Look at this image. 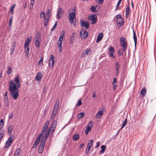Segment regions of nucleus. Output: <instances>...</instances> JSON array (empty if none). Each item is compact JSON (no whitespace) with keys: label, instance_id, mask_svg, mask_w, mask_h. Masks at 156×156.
<instances>
[{"label":"nucleus","instance_id":"1","mask_svg":"<svg viewBox=\"0 0 156 156\" xmlns=\"http://www.w3.org/2000/svg\"><path fill=\"white\" fill-rule=\"evenodd\" d=\"M14 81L15 83L12 80L9 82V90L13 99L14 100H16L19 95V88L21 85L19 75H18L15 78Z\"/></svg>","mask_w":156,"mask_h":156},{"label":"nucleus","instance_id":"2","mask_svg":"<svg viewBox=\"0 0 156 156\" xmlns=\"http://www.w3.org/2000/svg\"><path fill=\"white\" fill-rule=\"evenodd\" d=\"M72 10V12H69L68 16V20L70 24H72L74 22V19H76V9L75 7H74L73 9H71Z\"/></svg>","mask_w":156,"mask_h":156},{"label":"nucleus","instance_id":"3","mask_svg":"<svg viewBox=\"0 0 156 156\" xmlns=\"http://www.w3.org/2000/svg\"><path fill=\"white\" fill-rule=\"evenodd\" d=\"M30 38H27L24 44L25 51L27 55H28L29 51V44L31 41V36Z\"/></svg>","mask_w":156,"mask_h":156},{"label":"nucleus","instance_id":"4","mask_svg":"<svg viewBox=\"0 0 156 156\" xmlns=\"http://www.w3.org/2000/svg\"><path fill=\"white\" fill-rule=\"evenodd\" d=\"M120 44L123 48V50L125 51L127 50V43L126 42V39L125 37H122L120 38Z\"/></svg>","mask_w":156,"mask_h":156},{"label":"nucleus","instance_id":"5","mask_svg":"<svg viewBox=\"0 0 156 156\" xmlns=\"http://www.w3.org/2000/svg\"><path fill=\"white\" fill-rule=\"evenodd\" d=\"M41 36L39 33H37L35 35V45L37 48H40L41 41Z\"/></svg>","mask_w":156,"mask_h":156},{"label":"nucleus","instance_id":"6","mask_svg":"<svg viewBox=\"0 0 156 156\" xmlns=\"http://www.w3.org/2000/svg\"><path fill=\"white\" fill-rule=\"evenodd\" d=\"M80 34L81 38L83 39H85L88 36V33L84 28L82 29L80 32Z\"/></svg>","mask_w":156,"mask_h":156},{"label":"nucleus","instance_id":"7","mask_svg":"<svg viewBox=\"0 0 156 156\" xmlns=\"http://www.w3.org/2000/svg\"><path fill=\"white\" fill-rule=\"evenodd\" d=\"M108 50L109 51V56L112 58H114L115 57L113 53L115 52V49L113 47L110 46L109 47Z\"/></svg>","mask_w":156,"mask_h":156},{"label":"nucleus","instance_id":"8","mask_svg":"<svg viewBox=\"0 0 156 156\" xmlns=\"http://www.w3.org/2000/svg\"><path fill=\"white\" fill-rule=\"evenodd\" d=\"M93 123L91 121L87 124V126L85 130V133L86 135H87L89 131H90L93 126Z\"/></svg>","mask_w":156,"mask_h":156},{"label":"nucleus","instance_id":"9","mask_svg":"<svg viewBox=\"0 0 156 156\" xmlns=\"http://www.w3.org/2000/svg\"><path fill=\"white\" fill-rule=\"evenodd\" d=\"M80 23L81 26L82 27H85L86 29L89 28V23L88 22L84 21V20L82 19L81 20Z\"/></svg>","mask_w":156,"mask_h":156},{"label":"nucleus","instance_id":"10","mask_svg":"<svg viewBox=\"0 0 156 156\" xmlns=\"http://www.w3.org/2000/svg\"><path fill=\"white\" fill-rule=\"evenodd\" d=\"M50 14L46 13L45 14V19H44V25L45 27H47L49 19L50 17Z\"/></svg>","mask_w":156,"mask_h":156},{"label":"nucleus","instance_id":"11","mask_svg":"<svg viewBox=\"0 0 156 156\" xmlns=\"http://www.w3.org/2000/svg\"><path fill=\"white\" fill-rule=\"evenodd\" d=\"M45 142L43 140L42 141L38 150V152L39 153L41 154L43 152Z\"/></svg>","mask_w":156,"mask_h":156},{"label":"nucleus","instance_id":"12","mask_svg":"<svg viewBox=\"0 0 156 156\" xmlns=\"http://www.w3.org/2000/svg\"><path fill=\"white\" fill-rule=\"evenodd\" d=\"M49 123L50 121L49 120L46 121L41 132L42 133L44 134L48 129Z\"/></svg>","mask_w":156,"mask_h":156},{"label":"nucleus","instance_id":"13","mask_svg":"<svg viewBox=\"0 0 156 156\" xmlns=\"http://www.w3.org/2000/svg\"><path fill=\"white\" fill-rule=\"evenodd\" d=\"M115 69L116 70V75L118 76L119 73V69L120 67V65L118 62H116L115 63Z\"/></svg>","mask_w":156,"mask_h":156},{"label":"nucleus","instance_id":"14","mask_svg":"<svg viewBox=\"0 0 156 156\" xmlns=\"http://www.w3.org/2000/svg\"><path fill=\"white\" fill-rule=\"evenodd\" d=\"M90 51V49L89 48H87L85 49L81 54V57H84L85 55H88Z\"/></svg>","mask_w":156,"mask_h":156},{"label":"nucleus","instance_id":"15","mask_svg":"<svg viewBox=\"0 0 156 156\" xmlns=\"http://www.w3.org/2000/svg\"><path fill=\"white\" fill-rule=\"evenodd\" d=\"M54 57L53 55H51V58L49 59V65L50 66H51V67H52L54 64L55 61L54 60Z\"/></svg>","mask_w":156,"mask_h":156},{"label":"nucleus","instance_id":"16","mask_svg":"<svg viewBox=\"0 0 156 156\" xmlns=\"http://www.w3.org/2000/svg\"><path fill=\"white\" fill-rule=\"evenodd\" d=\"M62 12L63 11L62 8L60 7L58 8V10L57 13L56 14V17L58 19H59L61 17V14H62Z\"/></svg>","mask_w":156,"mask_h":156},{"label":"nucleus","instance_id":"17","mask_svg":"<svg viewBox=\"0 0 156 156\" xmlns=\"http://www.w3.org/2000/svg\"><path fill=\"white\" fill-rule=\"evenodd\" d=\"M8 130V133L9 135H10L14 129V126L12 125L8 126L7 128Z\"/></svg>","mask_w":156,"mask_h":156},{"label":"nucleus","instance_id":"18","mask_svg":"<svg viewBox=\"0 0 156 156\" xmlns=\"http://www.w3.org/2000/svg\"><path fill=\"white\" fill-rule=\"evenodd\" d=\"M102 110L100 111H98L96 115V119H100L101 116L103 114L104 111H103Z\"/></svg>","mask_w":156,"mask_h":156},{"label":"nucleus","instance_id":"19","mask_svg":"<svg viewBox=\"0 0 156 156\" xmlns=\"http://www.w3.org/2000/svg\"><path fill=\"white\" fill-rule=\"evenodd\" d=\"M90 20L92 21L91 24H95L97 20V17L95 15H93L91 16Z\"/></svg>","mask_w":156,"mask_h":156},{"label":"nucleus","instance_id":"20","mask_svg":"<svg viewBox=\"0 0 156 156\" xmlns=\"http://www.w3.org/2000/svg\"><path fill=\"white\" fill-rule=\"evenodd\" d=\"M103 36V34L102 33H100L98 36L96 40L97 43L99 42L102 39Z\"/></svg>","mask_w":156,"mask_h":156},{"label":"nucleus","instance_id":"21","mask_svg":"<svg viewBox=\"0 0 156 156\" xmlns=\"http://www.w3.org/2000/svg\"><path fill=\"white\" fill-rule=\"evenodd\" d=\"M42 76V74L41 73L39 72L36 74V79L38 81L41 80Z\"/></svg>","mask_w":156,"mask_h":156},{"label":"nucleus","instance_id":"22","mask_svg":"<svg viewBox=\"0 0 156 156\" xmlns=\"http://www.w3.org/2000/svg\"><path fill=\"white\" fill-rule=\"evenodd\" d=\"M59 104V100L57 99L56 100L55 103L54 105L53 109L58 110Z\"/></svg>","mask_w":156,"mask_h":156},{"label":"nucleus","instance_id":"23","mask_svg":"<svg viewBox=\"0 0 156 156\" xmlns=\"http://www.w3.org/2000/svg\"><path fill=\"white\" fill-rule=\"evenodd\" d=\"M21 149L20 148H19L16 149L15 151L14 156H19V154L20 153Z\"/></svg>","mask_w":156,"mask_h":156},{"label":"nucleus","instance_id":"24","mask_svg":"<svg viewBox=\"0 0 156 156\" xmlns=\"http://www.w3.org/2000/svg\"><path fill=\"white\" fill-rule=\"evenodd\" d=\"M4 100L5 104V106L7 107H8L9 106V101L8 98L7 97L4 98Z\"/></svg>","mask_w":156,"mask_h":156},{"label":"nucleus","instance_id":"25","mask_svg":"<svg viewBox=\"0 0 156 156\" xmlns=\"http://www.w3.org/2000/svg\"><path fill=\"white\" fill-rule=\"evenodd\" d=\"M133 38L134 41L135 46L136 47V44H137V37H136L135 33L133 30Z\"/></svg>","mask_w":156,"mask_h":156},{"label":"nucleus","instance_id":"26","mask_svg":"<svg viewBox=\"0 0 156 156\" xmlns=\"http://www.w3.org/2000/svg\"><path fill=\"white\" fill-rule=\"evenodd\" d=\"M57 124V121L56 120H54L52 122L51 125V127L52 128V129H55Z\"/></svg>","mask_w":156,"mask_h":156},{"label":"nucleus","instance_id":"27","mask_svg":"<svg viewBox=\"0 0 156 156\" xmlns=\"http://www.w3.org/2000/svg\"><path fill=\"white\" fill-rule=\"evenodd\" d=\"M129 3L128 4V6L126 8V17H127L129 15Z\"/></svg>","mask_w":156,"mask_h":156},{"label":"nucleus","instance_id":"28","mask_svg":"<svg viewBox=\"0 0 156 156\" xmlns=\"http://www.w3.org/2000/svg\"><path fill=\"white\" fill-rule=\"evenodd\" d=\"M50 133L46 131L45 136H44V137L43 138V140H42L46 142L47 139L48 137V136L49 135Z\"/></svg>","mask_w":156,"mask_h":156},{"label":"nucleus","instance_id":"29","mask_svg":"<svg viewBox=\"0 0 156 156\" xmlns=\"http://www.w3.org/2000/svg\"><path fill=\"white\" fill-rule=\"evenodd\" d=\"M65 31L64 30L62 31L61 35H60V37L59 38V40L60 41V40H63V37L65 35Z\"/></svg>","mask_w":156,"mask_h":156},{"label":"nucleus","instance_id":"30","mask_svg":"<svg viewBox=\"0 0 156 156\" xmlns=\"http://www.w3.org/2000/svg\"><path fill=\"white\" fill-rule=\"evenodd\" d=\"M146 91V89L145 88H144L140 91V94L143 97H144L145 95Z\"/></svg>","mask_w":156,"mask_h":156},{"label":"nucleus","instance_id":"31","mask_svg":"<svg viewBox=\"0 0 156 156\" xmlns=\"http://www.w3.org/2000/svg\"><path fill=\"white\" fill-rule=\"evenodd\" d=\"M90 144L88 143L87 146V147L88 148L87 149H89V151L90 150L91 147L92 145L93 140H90Z\"/></svg>","mask_w":156,"mask_h":156},{"label":"nucleus","instance_id":"32","mask_svg":"<svg viewBox=\"0 0 156 156\" xmlns=\"http://www.w3.org/2000/svg\"><path fill=\"white\" fill-rule=\"evenodd\" d=\"M12 67L10 66H9L8 67L7 70V73L9 75L12 73Z\"/></svg>","mask_w":156,"mask_h":156},{"label":"nucleus","instance_id":"33","mask_svg":"<svg viewBox=\"0 0 156 156\" xmlns=\"http://www.w3.org/2000/svg\"><path fill=\"white\" fill-rule=\"evenodd\" d=\"M11 143H9V140H8L6 142V145H5V146L4 147V148L5 149L7 148L8 147L11 145Z\"/></svg>","mask_w":156,"mask_h":156},{"label":"nucleus","instance_id":"34","mask_svg":"<svg viewBox=\"0 0 156 156\" xmlns=\"http://www.w3.org/2000/svg\"><path fill=\"white\" fill-rule=\"evenodd\" d=\"M127 118H126V119L123 122L122 125L121 129H122L127 124Z\"/></svg>","mask_w":156,"mask_h":156},{"label":"nucleus","instance_id":"35","mask_svg":"<svg viewBox=\"0 0 156 156\" xmlns=\"http://www.w3.org/2000/svg\"><path fill=\"white\" fill-rule=\"evenodd\" d=\"M101 153H103L105 150L106 146L105 145H102L101 146Z\"/></svg>","mask_w":156,"mask_h":156},{"label":"nucleus","instance_id":"36","mask_svg":"<svg viewBox=\"0 0 156 156\" xmlns=\"http://www.w3.org/2000/svg\"><path fill=\"white\" fill-rule=\"evenodd\" d=\"M90 10L93 12H97V10L95 7L94 6H91L90 8Z\"/></svg>","mask_w":156,"mask_h":156},{"label":"nucleus","instance_id":"37","mask_svg":"<svg viewBox=\"0 0 156 156\" xmlns=\"http://www.w3.org/2000/svg\"><path fill=\"white\" fill-rule=\"evenodd\" d=\"M84 116V114L83 112L79 113L77 115V117L78 118H83Z\"/></svg>","mask_w":156,"mask_h":156},{"label":"nucleus","instance_id":"38","mask_svg":"<svg viewBox=\"0 0 156 156\" xmlns=\"http://www.w3.org/2000/svg\"><path fill=\"white\" fill-rule=\"evenodd\" d=\"M40 17L41 18H44V19H45V15L44 12H41L40 15Z\"/></svg>","mask_w":156,"mask_h":156},{"label":"nucleus","instance_id":"39","mask_svg":"<svg viewBox=\"0 0 156 156\" xmlns=\"http://www.w3.org/2000/svg\"><path fill=\"white\" fill-rule=\"evenodd\" d=\"M14 139V136H11L8 139L9 141V143H12Z\"/></svg>","mask_w":156,"mask_h":156},{"label":"nucleus","instance_id":"40","mask_svg":"<svg viewBox=\"0 0 156 156\" xmlns=\"http://www.w3.org/2000/svg\"><path fill=\"white\" fill-rule=\"evenodd\" d=\"M15 6L16 4H14L12 5V6L11 7V8H10V11L11 14H14V12L13 9Z\"/></svg>","mask_w":156,"mask_h":156},{"label":"nucleus","instance_id":"41","mask_svg":"<svg viewBox=\"0 0 156 156\" xmlns=\"http://www.w3.org/2000/svg\"><path fill=\"white\" fill-rule=\"evenodd\" d=\"M116 19L117 20L120 19V20H121L122 23H124L123 19L122 18L121 15L119 14L116 17Z\"/></svg>","mask_w":156,"mask_h":156},{"label":"nucleus","instance_id":"42","mask_svg":"<svg viewBox=\"0 0 156 156\" xmlns=\"http://www.w3.org/2000/svg\"><path fill=\"white\" fill-rule=\"evenodd\" d=\"M79 138V135L78 134L74 135L73 137V139L74 140H77Z\"/></svg>","mask_w":156,"mask_h":156},{"label":"nucleus","instance_id":"43","mask_svg":"<svg viewBox=\"0 0 156 156\" xmlns=\"http://www.w3.org/2000/svg\"><path fill=\"white\" fill-rule=\"evenodd\" d=\"M43 58L42 56H41V58H40V59L38 62V64H39V65L41 64L42 66L43 65V64L42 63V62L43 61Z\"/></svg>","mask_w":156,"mask_h":156},{"label":"nucleus","instance_id":"44","mask_svg":"<svg viewBox=\"0 0 156 156\" xmlns=\"http://www.w3.org/2000/svg\"><path fill=\"white\" fill-rule=\"evenodd\" d=\"M122 0H119L118 2V3H117V4L116 8H115V10H116L117 9H120V8H119L118 7H119V5L120 4V3L121 2Z\"/></svg>","mask_w":156,"mask_h":156},{"label":"nucleus","instance_id":"45","mask_svg":"<svg viewBox=\"0 0 156 156\" xmlns=\"http://www.w3.org/2000/svg\"><path fill=\"white\" fill-rule=\"evenodd\" d=\"M4 125V122L3 119L0 121V129Z\"/></svg>","mask_w":156,"mask_h":156},{"label":"nucleus","instance_id":"46","mask_svg":"<svg viewBox=\"0 0 156 156\" xmlns=\"http://www.w3.org/2000/svg\"><path fill=\"white\" fill-rule=\"evenodd\" d=\"M62 40H60V41L58 40V42H57V44L58 45V47H62Z\"/></svg>","mask_w":156,"mask_h":156},{"label":"nucleus","instance_id":"47","mask_svg":"<svg viewBox=\"0 0 156 156\" xmlns=\"http://www.w3.org/2000/svg\"><path fill=\"white\" fill-rule=\"evenodd\" d=\"M96 1L98 4H101L104 2V0H96Z\"/></svg>","mask_w":156,"mask_h":156},{"label":"nucleus","instance_id":"48","mask_svg":"<svg viewBox=\"0 0 156 156\" xmlns=\"http://www.w3.org/2000/svg\"><path fill=\"white\" fill-rule=\"evenodd\" d=\"M57 26V21H56L55 23V24L54 26H53L52 28L51 29V31H53L55 30V29L56 27Z\"/></svg>","mask_w":156,"mask_h":156},{"label":"nucleus","instance_id":"49","mask_svg":"<svg viewBox=\"0 0 156 156\" xmlns=\"http://www.w3.org/2000/svg\"><path fill=\"white\" fill-rule=\"evenodd\" d=\"M12 19H13V17L12 16L10 18V20H9V26L10 27H11L12 26Z\"/></svg>","mask_w":156,"mask_h":156},{"label":"nucleus","instance_id":"50","mask_svg":"<svg viewBox=\"0 0 156 156\" xmlns=\"http://www.w3.org/2000/svg\"><path fill=\"white\" fill-rule=\"evenodd\" d=\"M15 48V47H13V46L11 48V52L10 53V54L11 55H12L13 54V53L14 51Z\"/></svg>","mask_w":156,"mask_h":156},{"label":"nucleus","instance_id":"51","mask_svg":"<svg viewBox=\"0 0 156 156\" xmlns=\"http://www.w3.org/2000/svg\"><path fill=\"white\" fill-rule=\"evenodd\" d=\"M55 129H51V132H50V137H51L53 136V135L55 131Z\"/></svg>","mask_w":156,"mask_h":156},{"label":"nucleus","instance_id":"52","mask_svg":"<svg viewBox=\"0 0 156 156\" xmlns=\"http://www.w3.org/2000/svg\"><path fill=\"white\" fill-rule=\"evenodd\" d=\"M22 7L25 9L27 6V3L26 2H24L23 3Z\"/></svg>","mask_w":156,"mask_h":156},{"label":"nucleus","instance_id":"53","mask_svg":"<svg viewBox=\"0 0 156 156\" xmlns=\"http://www.w3.org/2000/svg\"><path fill=\"white\" fill-rule=\"evenodd\" d=\"M34 3V2L32 1L31 0L30 1V9H32L33 8V5Z\"/></svg>","mask_w":156,"mask_h":156},{"label":"nucleus","instance_id":"54","mask_svg":"<svg viewBox=\"0 0 156 156\" xmlns=\"http://www.w3.org/2000/svg\"><path fill=\"white\" fill-rule=\"evenodd\" d=\"M118 55L122 56L123 55V52H121V50L120 49H119L118 50Z\"/></svg>","mask_w":156,"mask_h":156},{"label":"nucleus","instance_id":"55","mask_svg":"<svg viewBox=\"0 0 156 156\" xmlns=\"http://www.w3.org/2000/svg\"><path fill=\"white\" fill-rule=\"evenodd\" d=\"M82 104V101L81 99L79 100L78 101L77 104V105L78 106H80Z\"/></svg>","mask_w":156,"mask_h":156},{"label":"nucleus","instance_id":"56","mask_svg":"<svg viewBox=\"0 0 156 156\" xmlns=\"http://www.w3.org/2000/svg\"><path fill=\"white\" fill-rule=\"evenodd\" d=\"M4 136V133H0V141L1 140Z\"/></svg>","mask_w":156,"mask_h":156},{"label":"nucleus","instance_id":"57","mask_svg":"<svg viewBox=\"0 0 156 156\" xmlns=\"http://www.w3.org/2000/svg\"><path fill=\"white\" fill-rule=\"evenodd\" d=\"M13 117V113L12 112H11L9 115V119H12Z\"/></svg>","mask_w":156,"mask_h":156},{"label":"nucleus","instance_id":"58","mask_svg":"<svg viewBox=\"0 0 156 156\" xmlns=\"http://www.w3.org/2000/svg\"><path fill=\"white\" fill-rule=\"evenodd\" d=\"M40 139L38 137H37L34 142L38 144L40 141Z\"/></svg>","mask_w":156,"mask_h":156},{"label":"nucleus","instance_id":"59","mask_svg":"<svg viewBox=\"0 0 156 156\" xmlns=\"http://www.w3.org/2000/svg\"><path fill=\"white\" fill-rule=\"evenodd\" d=\"M44 134V133H42V132H41V134L39 135L37 137L41 139V137H42L43 136V135Z\"/></svg>","mask_w":156,"mask_h":156},{"label":"nucleus","instance_id":"60","mask_svg":"<svg viewBox=\"0 0 156 156\" xmlns=\"http://www.w3.org/2000/svg\"><path fill=\"white\" fill-rule=\"evenodd\" d=\"M120 20H116V23H117L118 24H121V22H122L121 20H120Z\"/></svg>","mask_w":156,"mask_h":156},{"label":"nucleus","instance_id":"61","mask_svg":"<svg viewBox=\"0 0 156 156\" xmlns=\"http://www.w3.org/2000/svg\"><path fill=\"white\" fill-rule=\"evenodd\" d=\"M37 144H38L37 143L34 142V144L33 145L32 148H36L37 146Z\"/></svg>","mask_w":156,"mask_h":156},{"label":"nucleus","instance_id":"62","mask_svg":"<svg viewBox=\"0 0 156 156\" xmlns=\"http://www.w3.org/2000/svg\"><path fill=\"white\" fill-rule=\"evenodd\" d=\"M100 145V143L99 142H98L97 143V145H96L95 146V148H98L99 145Z\"/></svg>","mask_w":156,"mask_h":156},{"label":"nucleus","instance_id":"63","mask_svg":"<svg viewBox=\"0 0 156 156\" xmlns=\"http://www.w3.org/2000/svg\"><path fill=\"white\" fill-rule=\"evenodd\" d=\"M117 83V79L116 78H114L113 80V82L112 83V84L113 85L114 83Z\"/></svg>","mask_w":156,"mask_h":156},{"label":"nucleus","instance_id":"64","mask_svg":"<svg viewBox=\"0 0 156 156\" xmlns=\"http://www.w3.org/2000/svg\"><path fill=\"white\" fill-rule=\"evenodd\" d=\"M46 13H48V14H50V9L48 8L46 10Z\"/></svg>","mask_w":156,"mask_h":156}]
</instances>
